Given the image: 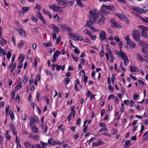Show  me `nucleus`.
I'll list each match as a JSON object with an SVG mask.
<instances>
[{
	"instance_id": "nucleus-43",
	"label": "nucleus",
	"mask_w": 148,
	"mask_h": 148,
	"mask_svg": "<svg viewBox=\"0 0 148 148\" xmlns=\"http://www.w3.org/2000/svg\"><path fill=\"white\" fill-rule=\"evenodd\" d=\"M57 6H55L53 4H51L49 6V8L52 9L53 10L55 11L56 9V8Z\"/></svg>"
},
{
	"instance_id": "nucleus-34",
	"label": "nucleus",
	"mask_w": 148,
	"mask_h": 148,
	"mask_svg": "<svg viewBox=\"0 0 148 148\" xmlns=\"http://www.w3.org/2000/svg\"><path fill=\"white\" fill-rule=\"evenodd\" d=\"M146 136L145 137H144V140H148V131L146 132L145 134L143 136Z\"/></svg>"
},
{
	"instance_id": "nucleus-41",
	"label": "nucleus",
	"mask_w": 148,
	"mask_h": 148,
	"mask_svg": "<svg viewBox=\"0 0 148 148\" xmlns=\"http://www.w3.org/2000/svg\"><path fill=\"white\" fill-rule=\"evenodd\" d=\"M121 58L122 59H123V60L125 59V58H127L126 55L124 53H123V52L122 54L121 55Z\"/></svg>"
},
{
	"instance_id": "nucleus-21",
	"label": "nucleus",
	"mask_w": 148,
	"mask_h": 148,
	"mask_svg": "<svg viewBox=\"0 0 148 148\" xmlns=\"http://www.w3.org/2000/svg\"><path fill=\"white\" fill-rule=\"evenodd\" d=\"M31 129L32 132L34 133H37L38 132V130L36 127L32 126Z\"/></svg>"
},
{
	"instance_id": "nucleus-48",
	"label": "nucleus",
	"mask_w": 148,
	"mask_h": 148,
	"mask_svg": "<svg viewBox=\"0 0 148 148\" xmlns=\"http://www.w3.org/2000/svg\"><path fill=\"white\" fill-rule=\"evenodd\" d=\"M40 143L42 145V148H45L46 147L47 145L45 143L42 141H40Z\"/></svg>"
},
{
	"instance_id": "nucleus-63",
	"label": "nucleus",
	"mask_w": 148,
	"mask_h": 148,
	"mask_svg": "<svg viewBox=\"0 0 148 148\" xmlns=\"http://www.w3.org/2000/svg\"><path fill=\"white\" fill-rule=\"evenodd\" d=\"M114 98L115 99L114 102L116 103H119V100H118L117 97L116 96L114 97Z\"/></svg>"
},
{
	"instance_id": "nucleus-6",
	"label": "nucleus",
	"mask_w": 148,
	"mask_h": 148,
	"mask_svg": "<svg viewBox=\"0 0 148 148\" xmlns=\"http://www.w3.org/2000/svg\"><path fill=\"white\" fill-rule=\"evenodd\" d=\"M58 26L62 31L67 30L69 32H71L72 29L67 25L64 24H60L58 25Z\"/></svg>"
},
{
	"instance_id": "nucleus-20",
	"label": "nucleus",
	"mask_w": 148,
	"mask_h": 148,
	"mask_svg": "<svg viewBox=\"0 0 148 148\" xmlns=\"http://www.w3.org/2000/svg\"><path fill=\"white\" fill-rule=\"evenodd\" d=\"M55 11L56 12H63V10H62L60 7L56 6V9L55 10Z\"/></svg>"
},
{
	"instance_id": "nucleus-29",
	"label": "nucleus",
	"mask_w": 148,
	"mask_h": 148,
	"mask_svg": "<svg viewBox=\"0 0 148 148\" xmlns=\"http://www.w3.org/2000/svg\"><path fill=\"white\" fill-rule=\"evenodd\" d=\"M138 27L142 30H146L148 32V27H147L140 25Z\"/></svg>"
},
{
	"instance_id": "nucleus-39",
	"label": "nucleus",
	"mask_w": 148,
	"mask_h": 148,
	"mask_svg": "<svg viewBox=\"0 0 148 148\" xmlns=\"http://www.w3.org/2000/svg\"><path fill=\"white\" fill-rule=\"evenodd\" d=\"M22 8L24 13L27 12L29 9V7H23Z\"/></svg>"
},
{
	"instance_id": "nucleus-17",
	"label": "nucleus",
	"mask_w": 148,
	"mask_h": 148,
	"mask_svg": "<svg viewBox=\"0 0 148 148\" xmlns=\"http://www.w3.org/2000/svg\"><path fill=\"white\" fill-rule=\"evenodd\" d=\"M105 18L104 17H102L100 18L98 21V23L99 25H101L104 23Z\"/></svg>"
},
{
	"instance_id": "nucleus-23",
	"label": "nucleus",
	"mask_w": 148,
	"mask_h": 148,
	"mask_svg": "<svg viewBox=\"0 0 148 148\" xmlns=\"http://www.w3.org/2000/svg\"><path fill=\"white\" fill-rule=\"evenodd\" d=\"M1 54L3 55H6V52L4 49H3L0 47V54Z\"/></svg>"
},
{
	"instance_id": "nucleus-10",
	"label": "nucleus",
	"mask_w": 148,
	"mask_h": 148,
	"mask_svg": "<svg viewBox=\"0 0 148 148\" xmlns=\"http://www.w3.org/2000/svg\"><path fill=\"white\" fill-rule=\"evenodd\" d=\"M18 30V32L22 36L23 35V36L25 37H26L27 34L24 30H23L22 28H21L19 29H17Z\"/></svg>"
},
{
	"instance_id": "nucleus-25",
	"label": "nucleus",
	"mask_w": 148,
	"mask_h": 148,
	"mask_svg": "<svg viewBox=\"0 0 148 148\" xmlns=\"http://www.w3.org/2000/svg\"><path fill=\"white\" fill-rule=\"evenodd\" d=\"M31 18L32 21L36 23H37L38 21V20L37 18L33 15L31 16Z\"/></svg>"
},
{
	"instance_id": "nucleus-18",
	"label": "nucleus",
	"mask_w": 148,
	"mask_h": 148,
	"mask_svg": "<svg viewBox=\"0 0 148 148\" xmlns=\"http://www.w3.org/2000/svg\"><path fill=\"white\" fill-rule=\"evenodd\" d=\"M131 71L132 72H137L138 71V68L136 67H133L132 66H130Z\"/></svg>"
},
{
	"instance_id": "nucleus-24",
	"label": "nucleus",
	"mask_w": 148,
	"mask_h": 148,
	"mask_svg": "<svg viewBox=\"0 0 148 148\" xmlns=\"http://www.w3.org/2000/svg\"><path fill=\"white\" fill-rule=\"evenodd\" d=\"M76 1L78 5L80 7L82 8L84 7L83 4L81 1V0H76Z\"/></svg>"
},
{
	"instance_id": "nucleus-14",
	"label": "nucleus",
	"mask_w": 148,
	"mask_h": 148,
	"mask_svg": "<svg viewBox=\"0 0 148 148\" xmlns=\"http://www.w3.org/2000/svg\"><path fill=\"white\" fill-rule=\"evenodd\" d=\"M102 6L104 7L105 8L110 10H114V6L110 5H103Z\"/></svg>"
},
{
	"instance_id": "nucleus-26",
	"label": "nucleus",
	"mask_w": 148,
	"mask_h": 148,
	"mask_svg": "<svg viewBox=\"0 0 148 148\" xmlns=\"http://www.w3.org/2000/svg\"><path fill=\"white\" fill-rule=\"evenodd\" d=\"M28 81V78L26 75H25L23 80V82L24 84H26Z\"/></svg>"
},
{
	"instance_id": "nucleus-31",
	"label": "nucleus",
	"mask_w": 148,
	"mask_h": 148,
	"mask_svg": "<svg viewBox=\"0 0 148 148\" xmlns=\"http://www.w3.org/2000/svg\"><path fill=\"white\" fill-rule=\"evenodd\" d=\"M22 84V82H20L18 84H17V86L15 87V89L16 90H18V89H20L21 87Z\"/></svg>"
},
{
	"instance_id": "nucleus-40",
	"label": "nucleus",
	"mask_w": 148,
	"mask_h": 148,
	"mask_svg": "<svg viewBox=\"0 0 148 148\" xmlns=\"http://www.w3.org/2000/svg\"><path fill=\"white\" fill-rule=\"evenodd\" d=\"M131 142L130 140H129L127 141L125 143V145L124 146L125 148H127V147L130 145V143Z\"/></svg>"
},
{
	"instance_id": "nucleus-56",
	"label": "nucleus",
	"mask_w": 148,
	"mask_h": 148,
	"mask_svg": "<svg viewBox=\"0 0 148 148\" xmlns=\"http://www.w3.org/2000/svg\"><path fill=\"white\" fill-rule=\"evenodd\" d=\"M124 61V64L125 66L127 65L129 63V60L127 58H125V59L123 60Z\"/></svg>"
},
{
	"instance_id": "nucleus-13",
	"label": "nucleus",
	"mask_w": 148,
	"mask_h": 148,
	"mask_svg": "<svg viewBox=\"0 0 148 148\" xmlns=\"http://www.w3.org/2000/svg\"><path fill=\"white\" fill-rule=\"evenodd\" d=\"M9 127L10 129L12 131L13 133L15 135H16L17 132H16L15 131V128L14 126L12 124L10 123L9 124Z\"/></svg>"
},
{
	"instance_id": "nucleus-50",
	"label": "nucleus",
	"mask_w": 148,
	"mask_h": 148,
	"mask_svg": "<svg viewBox=\"0 0 148 148\" xmlns=\"http://www.w3.org/2000/svg\"><path fill=\"white\" fill-rule=\"evenodd\" d=\"M84 32L85 34H88V35L91 33L89 32V31L88 29H85L84 31Z\"/></svg>"
},
{
	"instance_id": "nucleus-3",
	"label": "nucleus",
	"mask_w": 148,
	"mask_h": 148,
	"mask_svg": "<svg viewBox=\"0 0 148 148\" xmlns=\"http://www.w3.org/2000/svg\"><path fill=\"white\" fill-rule=\"evenodd\" d=\"M124 38L126 40V43L127 45H130V48L131 49L135 48L136 46V44L132 41H131L130 38L127 36L124 37Z\"/></svg>"
},
{
	"instance_id": "nucleus-27",
	"label": "nucleus",
	"mask_w": 148,
	"mask_h": 148,
	"mask_svg": "<svg viewBox=\"0 0 148 148\" xmlns=\"http://www.w3.org/2000/svg\"><path fill=\"white\" fill-rule=\"evenodd\" d=\"M115 15L118 16L122 20L124 16V15L121 14L117 13L115 14Z\"/></svg>"
},
{
	"instance_id": "nucleus-1",
	"label": "nucleus",
	"mask_w": 148,
	"mask_h": 148,
	"mask_svg": "<svg viewBox=\"0 0 148 148\" xmlns=\"http://www.w3.org/2000/svg\"><path fill=\"white\" fill-rule=\"evenodd\" d=\"M90 15L89 16L90 21H88L87 25L88 27H90L93 22H95L98 18V15L97 14L96 10L95 9L90 11Z\"/></svg>"
},
{
	"instance_id": "nucleus-16",
	"label": "nucleus",
	"mask_w": 148,
	"mask_h": 148,
	"mask_svg": "<svg viewBox=\"0 0 148 148\" xmlns=\"http://www.w3.org/2000/svg\"><path fill=\"white\" fill-rule=\"evenodd\" d=\"M136 55L137 58L138 60H139L141 62H143L144 61V59L140 54L137 53L136 54Z\"/></svg>"
},
{
	"instance_id": "nucleus-60",
	"label": "nucleus",
	"mask_w": 148,
	"mask_h": 148,
	"mask_svg": "<svg viewBox=\"0 0 148 148\" xmlns=\"http://www.w3.org/2000/svg\"><path fill=\"white\" fill-rule=\"evenodd\" d=\"M124 103L126 105L128 106L130 104V101L128 100H125L123 101Z\"/></svg>"
},
{
	"instance_id": "nucleus-5",
	"label": "nucleus",
	"mask_w": 148,
	"mask_h": 148,
	"mask_svg": "<svg viewBox=\"0 0 148 148\" xmlns=\"http://www.w3.org/2000/svg\"><path fill=\"white\" fill-rule=\"evenodd\" d=\"M70 37L75 40H83V38L79 34H70Z\"/></svg>"
},
{
	"instance_id": "nucleus-9",
	"label": "nucleus",
	"mask_w": 148,
	"mask_h": 148,
	"mask_svg": "<svg viewBox=\"0 0 148 148\" xmlns=\"http://www.w3.org/2000/svg\"><path fill=\"white\" fill-rule=\"evenodd\" d=\"M100 38L101 41H103L106 38V34L105 32L101 31L99 33Z\"/></svg>"
},
{
	"instance_id": "nucleus-46",
	"label": "nucleus",
	"mask_w": 148,
	"mask_h": 148,
	"mask_svg": "<svg viewBox=\"0 0 148 148\" xmlns=\"http://www.w3.org/2000/svg\"><path fill=\"white\" fill-rule=\"evenodd\" d=\"M34 8L36 9H38V11H40L41 9V7L39 4H37L34 7Z\"/></svg>"
},
{
	"instance_id": "nucleus-53",
	"label": "nucleus",
	"mask_w": 148,
	"mask_h": 148,
	"mask_svg": "<svg viewBox=\"0 0 148 148\" xmlns=\"http://www.w3.org/2000/svg\"><path fill=\"white\" fill-rule=\"evenodd\" d=\"M9 108H10V106L8 105H7L6 107L5 113L6 115H7L8 113Z\"/></svg>"
},
{
	"instance_id": "nucleus-12",
	"label": "nucleus",
	"mask_w": 148,
	"mask_h": 148,
	"mask_svg": "<svg viewBox=\"0 0 148 148\" xmlns=\"http://www.w3.org/2000/svg\"><path fill=\"white\" fill-rule=\"evenodd\" d=\"M52 29H53L54 31V33L58 34L59 29L58 27L56 26L55 25H52Z\"/></svg>"
},
{
	"instance_id": "nucleus-58",
	"label": "nucleus",
	"mask_w": 148,
	"mask_h": 148,
	"mask_svg": "<svg viewBox=\"0 0 148 148\" xmlns=\"http://www.w3.org/2000/svg\"><path fill=\"white\" fill-rule=\"evenodd\" d=\"M16 63H15L13 66V67L12 69L10 70V72L12 73L15 69L16 67Z\"/></svg>"
},
{
	"instance_id": "nucleus-33",
	"label": "nucleus",
	"mask_w": 148,
	"mask_h": 148,
	"mask_svg": "<svg viewBox=\"0 0 148 148\" xmlns=\"http://www.w3.org/2000/svg\"><path fill=\"white\" fill-rule=\"evenodd\" d=\"M40 11H37L36 13V16L39 18L42 16L41 13L39 12Z\"/></svg>"
},
{
	"instance_id": "nucleus-11",
	"label": "nucleus",
	"mask_w": 148,
	"mask_h": 148,
	"mask_svg": "<svg viewBox=\"0 0 148 148\" xmlns=\"http://www.w3.org/2000/svg\"><path fill=\"white\" fill-rule=\"evenodd\" d=\"M58 3L60 5H63L64 4L67 5L68 2L66 0H56Z\"/></svg>"
},
{
	"instance_id": "nucleus-32",
	"label": "nucleus",
	"mask_w": 148,
	"mask_h": 148,
	"mask_svg": "<svg viewBox=\"0 0 148 148\" xmlns=\"http://www.w3.org/2000/svg\"><path fill=\"white\" fill-rule=\"evenodd\" d=\"M40 137L38 135H36L34 136L33 139L36 141H38L39 140Z\"/></svg>"
},
{
	"instance_id": "nucleus-52",
	"label": "nucleus",
	"mask_w": 148,
	"mask_h": 148,
	"mask_svg": "<svg viewBox=\"0 0 148 148\" xmlns=\"http://www.w3.org/2000/svg\"><path fill=\"white\" fill-rule=\"evenodd\" d=\"M97 143L98 145V146L100 145H103L105 144V143L103 142L100 139L98 140V142Z\"/></svg>"
},
{
	"instance_id": "nucleus-36",
	"label": "nucleus",
	"mask_w": 148,
	"mask_h": 148,
	"mask_svg": "<svg viewBox=\"0 0 148 148\" xmlns=\"http://www.w3.org/2000/svg\"><path fill=\"white\" fill-rule=\"evenodd\" d=\"M60 52L59 51L57 50L55 52L53 56L58 57L60 55Z\"/></svg>"
},
{
	"instance_id": "nucleus-35",
	"label": "nucleus",
	"mask_w": 148,
	"mask_h": 148,
	"mask_svg": "<svg viewBox=\"0 0 148 148\" xmlns=\"http://www.w3.org/2000/svg\"><path fill=\"white\" fill-rule=\"evenodd\" d=\"M90 28L93 31L96 32H99V30L94 27L90 26Z\"/></svg>"
},
{
	"instance_id": "nucleus-57",
	"label": "nucleus",
	"mask_w": 148,
	"mask_h": 148,
	"mask_svg": "<svg viewBox=\"0 0 148 148\" xmlns=\"http://www.w3.org/2000/svg\"><path fill=\"white\" fill-rule=\"evenodd\" d=\"M75 49H74V52L77 54H78L79 53L80 51H79L77 49V47H75Z\"/></svg>"
},
{
	"instance_id": "nucleus-15",
	"label": "nucleus",
	"mask_w": 148,
	"mask_h": 148,
	"mask_svg": "<svg viewBox=\"0 0 148 148\" xmlns=\"http://www.w3.org/2000/svg\"><path fill=\"white\" fill-rule=\"evenodd\" d=\"M40 127L42 128L45 133L47 132V131L48 127L46 125H44L43 124H41Z\"/></svg>"
},
{
	"instance_id": "nucleus-64",
	"label": "nucleus",
	"mask_w": 148,
	"mask_h": 148,
	"mask_svg": "<svg viewBox=\"0 0 148 148\" xmlns=\"http://www.w3.org/2000/svg\"><path fill=\"white\" fill-rule=\"evenodd\" d=\"M143 8L144 9V10L146 11V13H147V11H148V4H147Z\"/></svg>"
},
{
	"instance_id": "nucleus-47",
	"label": "nucleus",
	"mask_w": 148,
	"mask_h": 148,
	"mask_svg": "<svg viewBox=\"0 0 148 148\" xmlns=\"http://www.w3.org/2000/svg\"><path fill=\"white\" fill-rule=\"evenodd\" d=\"M89 36L90 37L91 39L93 40H95L96 39V36L95 35L92 36L91 33L90 34H89Z\"/></svg>"
},
{
	"instance_id": "nucleus-22",
	"label": "nucleus",
	"mask_w": 148,
	"mask_h": 148,
	"mask_svg": "<svg viewBox=\"0 0 148 148\" xmlns=\"http://www.w3.org/2000/svg\"><path fill=\"white\" fill-rule=\"evenodd\" d=\"M24 144L25 146V147L27 148H30L31 145H32L31 143H30L29 142L27 141H25L24 143Z\"/></svg>"
},
{
	"instance_id": "nucleus-55",
	"label": "nucleus",
	"mask_w": 148,
	"mask_h": 148,
	"mask_svg": "<svg viewBox=\"0 0 148 148\" xmlns=\"http://www.w3.org/2000/svg\"><path fill=\"white\" fill-rule=\"evenodd\" d=\"M27 117L26 115L25 114H22L21 115V118L24 120H26Z\"/></svg>"
},
{
	"instance_id": "nucleus-38",
	"label": "nucleus",
	"mask_w": 148,
	"mask_h": 148,
	"mask_svg": "<svg viewBox=\"0 0 148 148\" xmlns=\"http://www.w3.org/2000/svg\"><path fill=\"white\" fill-rule=\"evenodd\" d=\"M145 30H143L142 32V36L145 38H147V35L146 32L145 31Z\"/></svg>"
},
{
	"instance_id": "nucleus-7",
	"label": "nucleus",
	"mask_w": 148,
	"mask_h": 148,
	"mask_svg": "<svg viewBox=\"0 0 148 148\" xmlns=\"http://www.w3.org/2000/svg\"><path fill=\"white\" fill-rule=\"evenodd\" d=\"M111 23V26L113 27L119 28L121 27L120 25L116 23V21L112 19L110 21Z\"/></svg>"
},
{
	"instance_id": "nucleus-42",
	"label": "nucleus",
	"mask_w": 148,
	"mask_h": 148,
	"mask_svg": "<svg viewBox=\"0 0 148 148\" xmlns=\"http://www.w3.org/2000/svg\"><path fill=\"white\" fill-rule=\"evenodd\" d=\"M23 41L22 40H21L18 45V47L20 49L23 46Z\"/></svg>"
},
{
	"instance_id": "nucleus-28",
	"label": "nucleus",
	"mask_w": 148,
	"mask_h": 148,
	"mask_svg": "<svg viewBox=\"0 0 148 148\" xmlns=\"http://www.w3.org/2000/svg\"><path fill=\"white\" fill-rule=\"evenodd\" d=\"M75 108V107L73 106H72L70 108V110L72 111V112H73L74 118L75 117L76 112L74 110Z\"/></svg>"
},
{
	"instance_id": "nucleus-49",
	"label": "nucleus",
	"mask_w": 148,
	"mask_h": 148,
	"mask_svg": "<svg viewBox=\"0 0 148 148\" xmlns=\"http://www.w3.org/2000/svg\"><path fill=\"white\" fill-rule=\"evenodd\" d=\"M139 98V96L137 94L133 95V99L134 100L138 99Z\"/></svg>"
},
{
	"instance_id": "nucleus-8",
	"label": "nucleus",
	"mask_w": 148,
	"mask_h": 148,
	"mask_svg": "<svg viewBox=\"0 0 148 148\" xmlns=\"http://www.w3.org/2000/svg\"><path fill=\"white\" fill-rule=\"evenodd\" d=\"M19 59L20 60L18 66V68L21 69L22 68L23 65V61L24 60V56L22 54L20 56Z\"/></svg>"
},
{
	"instance_id": "nucleus-37",
	"label": "nucleus",
	"mask_w": 148,
	"mask_h": 148,
	"mask_svg": "<svg viewBox=\"0 0 148 148\" xmlns=\"http://www.w3.org/2000/svg\"><path fill=\"white\" fill-rule=\"evenodd\" d=\"M32 119L35 122L38 123V121H39V119L36 116H33L32 118Z\"/></svg>"
},
{
	"instance_id": "nucleus-4",
	"label": "nucleus",
	"mask_w": 148,
	"mask_h": 148,
	"mask_svg": "<svg viewBox=\"0 0 148 148\" xmlns=\"http://www.w3.org/2000/svg\"><path fill=\"white\" fill-rule=\"evenodd\" d=\"M132 36L133 38L136 41L140 40V34L139 32L136 29L133 30Z\"/></svg>"
},
{
	"instance_id": "nucleus-61",
	"label": "nucleus",
	"mask_w": 148,
	"mask_h": 148,
	"mask_svg": "<svg viewBox=\"0 0 148 148\" xmlns=\"http://www.w3.org/2000/svg\"><path fill=\"white\" fill-rule=\"evenodd\" d=\"M61 38L60 36H58L56 40V44H58L61 40Z\"/></svg>"
},
{
	"instance_id": "nucleus-44",
	"label": "nucleus",
	"mask_w": 148,
	"mask_h": 148,
	"mask_svg": "<svg viewBox=\"0 0 148 148\" xmlns=\"http://www.w3.org/2000/svg\"><path fill=\"white\" fill-rule=\"evenodd\" d=\"M122 20L125 22L127 23H129V21L128 18L126 17L125 16H124Z\"/></svg>"
},
{
	"instance_id": "nucleus-30",
	"label": "nucleus",
	"mask_w": 148,
	"mask_h": 148,
	"mask_svg": "<svg viewBox=\"0 0 148 148\" xmlns=\"http://www.w3.org/2000/svg\"><path fill=\"white\" fill-rule=\"evenodd\" d=\"M9 114L10 115V118L12 120L14 118V117L13 112L10 110L9 111Z\"/></svg>"
},
{
	"instance_id": "nucleus-62",
	"label": "nucleus",
	"mask_w": 148,
	"mask_h": 148,
	"mask_svg": "<svg viewBox=\"0 0 148 148\" xmlns=\"http://www.w3.org/2000/svg\"><path fill=\"white\" fill-rule=\"evenodd\" d=\"M138 81L139 83V84L140 85H144V82L141 80L140 79H138Z\"/></svg>"
},
{
	"instance_id": "nucleus-59",
	"label": "nucleus",
	"mask_w": 148,
	"mask_h": 148,
	"mask_svg": "<svg viewBox=\"0 0 148 148\" xmlns=\"http://www.w3.org/2000/svg\"><path fill=\"white\" fill-rule=\"evenodd\" d=\"M81 122V119L80 118H79L77 120L76 122V124L77 125H79L80 124V123Z\"/></svg>"
},
{
	"instance_id": "nucleus-2",
	"label": "nucleus",
	"mask_w": 148,
	"mask_h": 148,
	"mask_svg": "<svg viewBox=\"0 0 148 148\" xmlns=\"http://www.w3.org/2000/svg\"><path fill=\"white\" fill-rule=\"evenodd\" d=\"M131 8L133 10L137 13L140 14H145L146 13V11H145L143 9L139 7L132 5L131 6Z\"/></svg>"
},
{
	"instance_id": "nucleus-54",
	"label": "nucleus",
	"mask_w": 148,
	"mask_h": 148,
	"mask_svg": "<svg viewBox=\"0 0 148 148\" xmlns=\"http://www.w3.org/2000/svg\"><path fill=\"white\" fill-rule=\"evenodd\" d=\"M1 39L2 40V41L1 40V45L3 46V44H4L5 45L7 43L6 41L4 39L3 37L1 38Z\"/></svg>"
},
{
	"instance_id": "nucleus-45",
	"label": "nucleus",
	"mask_w": 148,
	"mask_h": 148,
	"mask_svg": "<svg viewBox=\"0 0 148 148\" xmlns=\"http://www.w3.org/2000/svg\"><path fill=\"white\" fill-rule=\"evenodd\" d=\"M43 45L45 47H50L51 46V45L50 42H49L47 43H45L43 44Z\"/></svg>"
},
{
	"instance_id": "nucleus-19",
	"label": "nucleus",
	"mask_w": 148,
	"mask_h": 148,
	"mask_svg": "<svg viewBox=\"0 0 148 148\" xmlns=\"http://www.w3.org/2000/svg\"><path fill=\"white\" fill-rule=\"evenodd\" d=\"M43 13L49 16L50 18L52 17V15L48 11H46L44 9L43 10Z\"/></svg>"
},
{
	"instance_id": "nucleus-51",
	"label": "nucleus",
	"mask_w": 148,
	"mask_h": 148,
	"mask_svg": "<svg viewBox=\"0 0 148 148\" xmlns=\"http://www.w3.org/2000/svg\"><path fill=\"white\" fill-rule=\"evenodd\" d=\"M108 130L105 127H103V128L100 129L99 132H101L102 131H108Z\"/></svg>"
}]
</instances>
